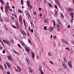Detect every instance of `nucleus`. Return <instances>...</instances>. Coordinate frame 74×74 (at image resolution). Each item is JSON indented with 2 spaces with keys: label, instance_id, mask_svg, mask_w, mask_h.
<instances>
[{
  "label": "nucleus",
  "instance_id": "052dcab7",
  "mask_svg": "<svg viewBox=\"0 0 74 74\" xmlns=\"http://www.w3.org/2000/svg\"><path fill=\"white\" fill-rule=\"evenodd\" d=\"M53 23L54 26H55L56 24H55V21H53Z\"/></svg>",
  "mask_w": 74,
  "mask_h": 74
},
{
  "label": "nucleus",
  "instance_id": "1a4fd4ad",
  "mask_svg": "<svg viewBox=\"0 0 74 74\" xmlns=\"http://www.w3.org/2000/svg\"><path fill=\"white\" fill-rule=\"evenodd\" d=\"M54 1L56 2V4L58 5H60V2L59 1V0H54Z\"/></svg>",
  "mask_w": 74,
  "mask_h": 74
},
{
  "label": "nucleus",
  "instance_id": "13d9d810",
  "mask_svg": "<svg viewBox=\"0 0 74 74\" xmlns=\"http://www.w3.org/2000/svg\"><path fill=\"white\" fill-rule=\"evenodd\" d=\"M23 39H26V36H23Z\"/></svg>",
  "mask_w": 74,
  "mask_h": 74
},
{
  "label": "nucleus",
  "instance_id": "39448f33",
  "mask_svg": "<svg viewBox=\"0 0 74 74\" xmlns=\"http://www.w3.org/2000/svg\"><path fill=\"white\" fill-rule=\"evenodd\" d=\"M74 11L73 8H70L68 9V11L70 12H73V11Z\"/></svg>",
  "mask_w": 74,
  "mask_h": 74
},
{
  "label": "nucleus",
  "instance_id": "5fc2aeb1",
  "mask_svg": "<svg viewBox=\"0 0 74 74\" xmlns=\"http://www.w3.org/2000/svg\"><path fill=\"white\" fill-rule=\"evenodd\" d=\"M55 8H56V9H57V8H58V7H57V5H55Z\"/></svg>",
  "mask_w": 74,
  "mask_h": 74
},
{
  "label": "nucleus",
  "instance_id": "6e6d98bb",
  "mask_svg": "<svg viewBox=\"0 0 74 74\" xmlns=\"http://www.w3.org/2000/svg\"><path fill=\"white\" fill-rule=\"evenodd\" d=\"M6 64H7L8 65V64H9L10 63H9V62H7L6 63Z\"/></svg>",
  "mask_w": 74,
  "mask_h": 74
},
{
  "label": "nucleus",
  "instance_id": "412c9836",
  "mask_svg": "<svg viewBox=\"0 0 74 74\" xmlns=\"http://www.w3.org/2000/svg\"><path fill=\"white\" fill-rule=\"evenodd\" d=\"M28 17L29 18V19H30L31 18H32V17H31V16L30 15V13L27 15Z\"/></svg>",
  "mask_w": 74,
  "mask_h": 74
},
{
  "label": "nucleus",
  "instance_id": "680f3d73",
  "mask_svg": "<svg viewBox=\"0 0 74 74\" xmlns=\"http://www.w3.org/2000/svg\"><path fill=\"white\" fill-rule=\"evenodd\" d=\"M9 10L10 12H12V9H10Z\"/></svg>",
  "mask_w": 74,
  "mask_h": 74
},
{
  "label": "nucleus",
  "instance_id": "423d86ee",
  "mask_svg": "<svg viewBox=\"0 0 74 74\" xmlns=\"http://www.w3.org/2000/svg\"><path fill=\"white\" fill-rule=\"evenodd\" d=\"M62 64L64 66V67L65 69H67V65L65 64V63H64L63 62H62Z\"/></svg>",
  "mask_w": 74,
  "mask_h": 74
},
{
  "label": "nucleus",
  "instance_id": "e2e57ef3",
  "mask_svg": "<svg viewBox=\"0 0 74 74\" xmlns=\"http://www.w3.org/2000/svg\"><path fill=\"white\" fill-rule=\"evenodd\" d=\"M64 42L65 44H67V43H68V42H67V41H65Z\"/></svg>",
  "mask_w": 74,
  "mask_h": 74
},
{
  "label": "nucleus",
  "instance_id": "f3484780",
  "mask_svg": "<svg viewBox=\"0 0 74 74\" xmlns=\"http://www.w3.org/2000/svg\"><path fill=\"white\" fill-rule=\"evenodd\" d=\"M0 69H1V70L3 71V66L1 64H0Z\"/></svg>",
  "mask_w": 74,
  "mask_h": 74
},
{
  "label": "nucleus",
  "instance_id": "f03ea898",
  "mask_svg": "<svg viewBox=\"0 0 74 74\" xmlns=\"http://www.w3.org/2000/svg\"><path fill=\"white\" fill-rule=\"evenodd\" d=\"M70 15H71L72 18H73V19H71L70 20V21L71 23H73V20H74V12H71L69 14Z\"/></svg>",
  "mask_w": 74,
  "mask_h": 74
},
{
  "label": "nucleus",
  "instance_id": "f257e3e1",
  "mask_svg": "<svg viewBox=\"0 0 74 74\" xmlns=\"http://www.w3.org/2000/svg\"><path fill=\"white\" fill-rule=\"evenodd\" d=\"M10 9V6L9 5H5V12L6 14H7L8 10Z\"/></svg>",
  "mask_w": 74,
  "mask_h": 74
},
{
  "label": "nucleus",
  "instance_id": "ea45409f",
  "mask_svg": "<svg viewBox=\"0 0 74 74\" xmlns=\"http://www.w3.org/2000/svg\"><path fill=\"white\" fill-rule=\"evenodd\" d=\"M0 1L1 4H3V0H0Z\"/></svg>",
  "mask_w": 74,
  "mask_h": 74
},
{
  "label": "nucleus",
  "instance_id": "7ed1b4c3",
  "mask_svg": "<svg viewBox=\"0 0 74 74\" xmlns=\"http://www.w3.org/2000/svg\"><path fill=\"white\" fill-rule=\"evenodd\" d=\"M72 63V61L71 60L69 61L68 62V65L69 66V67L71 68L73 66H72V64L71 63Z\"/></svg>",
  "mask_w": 74,
  "mask_h": 74
},
{
  "label": "nucleus",
  "instance_id": "bb28decb",
  "mask_svg": "<svg viewBox=\"0 0 74 74\" xmlns=\"http://www.w3.org/2000/svg\"><path fill=\"white\" fill-rule=\"evenodd\" d=\"M21 45H23V46L25 45V43H24V42L22 41H21Z\"/></svg>",
  "mask_w": 74,
  "mask_h": 74
},
{
  "label": "nucleus",
  "instance_id": "4468645a",
  "mask_svg": "<svg viewBox=\"0 0 74 74\" xmlns=\"http://www.w3.org/2000/svg\"><path fill=\"white\" fill-rule=\"evenodd\" d=\"M31 55L32 58H34V52H32L31 53Z\"/></svg>",
  "mask_w": 74,
  "mask_h": 74
},
{
  "label": "nucleus",
  "instance_id": "774afa93",
  "mask_svg": "<svg viewBox=\"0 0 74 74\" xmlns=\"http://www.w3.org/2000/svg\"><path fill=\"white\" fill-rule=\"evenodd\" d=\"M31 32L32 33H33V29H31Z\"/></svg>",
  "mask_w": 74,
  "mask_h": 74
},
{
  "label": "nucleus",
  "instance_id": "9d476101",
  "mask_svg": "<svg viewBox=\"0 0 74 74\" xmlns=\"http://www.w3.org/2000/svg\"><path fill=\"white\" fill-rule=\"evenodd\" d=\"M27 4L28 7H30V2L28 0L27 1Z\"/></svg>",
  "mask_w": 74,
  "mask_h": 74
},
{
  "label": "nucleus",
  "instance_id": "de8ad7c7",
  "mask_svg": "<svg viewBox=\"0 0 74 74\" xmlns=\"http://www.w3.org/2000/svg\"><path fill=\"white\" fill-rule=\"evenodd\" d=\"M30 22L31 25L33 24V22L32 21H30Z\"/></svg>",
  "mask_w": 74,
  "mask_h": 74
},
{
  "label": "nucleus",
  "instance_id": "58836bf2",
  "mask_svg": "<svg viewBox=\"0 0 74 74\" xmlns=\"http://www.w3.org/2000/svg\"><path fill=\"white\" fill-rule=\"evenodd\" d=\"M0 8L2 11H3V6H1Z\"/></svg>",
  "mask_w": 74,
  "mask_h": 74
},
{
  "label": "nucleus",
  "instance_id": "aec40b11",
  "mask_svg": "<svg viewBox=\"0 0 74 74\" xmlns=\"http://www.w3.org/2000/svg\"><path fill=\"white\" fill-rule=\"evenodd\" d=\"M44 22L45 23H48V21L47 18H46L45 19Z\"/></svg>",
  "mask_w": 74,
  "mask_h": 74
},
{
  "label": "nucleus",
  "instance_id": "864d4df0",
  "mask_svg": "<svg viewBox=\"0 0 74 74\" xmlns=\"http://www.w3.org/2000/svg\"><path fill=\"white\" fill-rule=\"evenodd\" d=\"M62 42H65V40L64 39H63L62 40Z\"/></svg>",
  "mask_w": 74,
  "mask_h": 74
},
{
  "label": "nucleus",
  "instance_id": "393cba45",
  "mask_svg": "<svg viewBox=\"0 0 74 74\" xmlns=\"http://www.w3.org/2000/svg\"><path fill=\"white\" fill-rule=\"evenodd\" d=\"M49 7H50V8H52V5L50 3H49Z\"/></svg>",
  "mask_w": 74,
  "mask_h": 74
},
{
  "label": "nucleus",
  "instance_id": "e433bc0d",
  "mask_svg": "<svg viewBox=\"0 0 74 74\" xmlns=\"http://www.w3.org/2000/svg\"><path fill=\"white\" fill-rule=\"evenodd\" d=\"M0 19L1 22H3V19H2V18L0 17Z\"/></svg>",
  "mask_w": 74,
  "mask_h": 74
},
{
  "label": "nucleus",
  "instance_id": "a878e982",
  "mask_svg": "<svg viewBox=\"0 0 74 74\" xmlns=\"http://www.w3.org/2000/svg\"><path fill=\"white\" fill-rule=\"evenodd\" d=\"M29 69L30 72H32V68H31L30 67H29Z\"/></svg>",
  "mask_w": 74,
  "mask_h": 74
},
{
  "label": "nucleus",
  "instance_id": "b1692460",
  "mask_svg": "<svg viewBox=\"0 0 74 74\" xmlns=\"http://www.w3.org/2000/svg\"><path fill=\"white\" fill-rule=\"evenodd\" d=\"M23 23L24 24V25L25 26V27H26V23H25V19H23Z\"/></svg>",
  "mask_w": 74,
  "mask_h": 74
},
{
  "label": "nucleus",
  "instance_id": "69168bd1",
  "mask_svg": "<svg viewBox=\"0 0 74 74\" xmlns=\"http://www.w3.org/2000/svg\"><path fill=\"white\" fill-rule=\"evenodd\" d=\"M27 34L28 36H30V34H29V32H27Z\"/></svg>",
  "mask_w": 74,
  "mask_h": 74
},
{
  "label": "nucleus",
  "instance_id": "bf43d9fd",
  "mask_svg": "<svg viewBox=\"0 0 74 74\" xmlns=\"http://www.w3.org/2000/svg\"><path fill=\"white\" fill-rule=\"evenodd\" d=\"M5 28V30H8V28H7V27H6V28Z\"/></svg>",
  "mask_w": 74,
  "mask_h": 74
},
{
  "label": "nucleus",
  "instance_id": "37998d69",
  "mask_svg": "<svg viewBox=\"0 0 74 74\" xmlns=\"http://www.w3.org/2000/svg\"><path fill=\"white\" fill-rule=\"evenodd\" d=\"M44 29H45V30H47V27L45 26L44 27Z\"/></svg>",
  "mask_w": 74,
  "mask_h": 74
},
{
  "label": "nucleus",
  "instance_id": "603ef678",
  "mask_svg": "<svg viewBox=\"0 0 74 74\" xmlns=\"http://www.w3.org/2000/svg\"><path fill=\"white\" fill-rule=\"evenodd\" d=\"M62 16V18H63V17H64V16H63V14H61Z\"/></svg>",
  "mask_w": 74,
  "mask_h": 74
},
{
  "label": "nucleus",
  "instance_id": "7c9ffc66",
  "mask_svg": "<svg viewBox=\"0 0 74 74\" xmlns=\"http://www.w3.org/2000/svg\"><path fill=\"white\" fill-rule=\"evenodd\" d=\"M12 27L14 29H17V28H16V27H15V26H14V25H12Z\"/></svg>",
  "mask_w": 74,
  "mask_h": 74
},
{
  "label": "nucleus",
  "instance_id": "c9c22d12",
  "mask_svg": "<svg viewBox=\"0 0 74 74\" xmlns=\"http://www.w3.org/2000/svg\"><path fill=\"white\" fill-rule=\"evenodd\" d=\"M50 53V52H49L48 53V55H49V56H51V55H52V54Z\"/></svg>",
  "mask_w": 74,
  "mask_h": 74
},
{
  "label": "nucleus",
  "instance_id": "f8f14e48",
  "mask_svg": "<svg viewBox=\"0 0 74 74\" xmlns=\"http://www.w3.org/2000/svg\"><path fill=\"white\" fill-rule=\"evenodd\" d=\"M53 29H54V27H51L48 29V30H49V32H51V31H52V30H53Z\"/></svg>",
  "mask_w": 74,
  "mask_h": 74
},
{
  "label": "nucleus",
  "instance_id": "0eeeda50",
  "mask_svg": "<svg viewBox=\"0 0 74 74\" xmlns=\"http://www.w3.org/2000/svg\"><path fill=\"white\" fill-rule=\"evenodd\" d=\"M8 58L9 60L11 62H13V59L10 56H8Z\"/></svg>",
  "mask_w": 74,
  "mask_h": 74
},
{
  "label": "nucleus",
  "instance_id": "a18cd8bd",
  "mask_svg": "<svg viewBox=\"0 0 74 74\" xmlns=\"http://www.w3.org/2000/svg\"><path fill=\"white\" fill-rule=\"evenodd\" d=\"M19 18H22V15H21L19 16Z\"/></svg>",
  "mask_w": 74,
  "mask_h": 74
},
{
  "label": "nucleus",
  "instance_id": "ddd939ff",
  "mask_svg": "<svg viewBox=\"0 0 74 74\" xmlns=\"http://www.w3.org/2000/svg\"><path fill=\"white\" fill-rule=\"evenodd\" d=\"M21 34H23L24 36H26V33L24 31H23V30H21Z\"/></svg>",
  "mask_w": 74,
  "mask_h": 74
},
{
  "label": "nucleus",
  "instance_id": "c85d7f7f",
  "mask_svg": "<svg viewBox=\"0 0 74 74\" xmlns=\"http://www.w3.org/2000/svg\"><path fill=\"white\" fill-rule=\"evenodd\" d=\"M19 20L21 23H22V18H19Z\"/></svg>",
  "mask_w": 74,
  "mask_h": 74
},
{
  "label": "nucleus",
  "instance_id": "a19ab883",
  "mask_svg": "<svg viewBox=\"0 0 74 74\" xmlns=\"http://www.w3.org/2000/svg\"><path fill=\"white\" fill-rule=\"evenodd\" d=\"M11 20H12V21H13V20H14V17L13 16H12L11 17Z\"/></svg>",
  "mask_w": 74,
  "mask_h": 74
},
{
  "label": "nucleus",
  "instance_id": "8fccbe9b",
  "mask_svg": "<svg viewBox=\"0 0 74 74\" xmlns=\"http://www.w3.org/2000/svg\"><path fill=\"white\" fill-rule=\"evenodd\" d=\"M38 10L39 11H41L42 10V9L41 8H39Z\"/></svg>",
  "mask_w": 74,
  "mask_h": 74
},
{
  "label": "nucleus",
  "instance_id": "338daca9",
  "mask_svg": "<svg viewBox=\"0 0 74 74\" xmlns=\"http://www.w3.org/2000/svg\"><path fill=\"white\" fill-rule=\"evenodd\" d=\"M58 23L59 24V25H62V24L59 21L58 22Z\"/></svg>",
  "mask_w": 74,
  "mask_h": 74
},
{
  "label": "nucleus",
  "instance_id": "c03bdc74",
  "mask_svg": "<svg viewBox=\"0 0 74 74\" xmlns=\"http://www.w3.org/2000/svg\"><path fill=\"white\" fill-rule=\"evenodd\" d=\"M18 11L19 12H20V13H22V11H21V10H18Z\"/></svg>",
  "mask_w": 74,
  "mask_h": 74
},
{
  "label": "nucleus",
  "instance_id": "2f4dec72",
  "mask_svg": "<svg viewBox=\"0 0 74 74\" xmlns=\"http://www.w3.org/2000/svg\"><path fill=\"white\" fill-rule=\"evenodd\" d=\"M29 7L30 9H33V7H32V5H29Z\"/></svg>",
  "mask_w": 74,
  "mask_h": 74
},
{
  "label": "nucleus",
  "instance_id": "09e8293b",
  "mask_svg": "<svg viewBox=\"0 0 74 74\" xmlns=\"http://www.w3.org/2000/svg\"><path fill=\"white\" fill-rule=\"evenodd\" d=\"M53 38L54 39H56V36H54Z\"/></svg>",
  "mask_w": 74,
  "mask_h": 74
},
{
  "label": "nucleus",
  "instance_id": "cd10ccee",
  "mask_svg": "<svg viewBox=\"0 0 74 74\" xmlns=\"http://www.w3.org/2000/svg\"><path fill=\"white\" fill-rule=\"evenodd\" d=\"M17 67L19 71H21V68H20V67H19V66H17Z\"/></svg>",
  "mask_w": 74,
  "mask_h": 74
},
{
  "label": "nucleus",
  "instance_id": "0e129e2a",
  "mask_svg": "<svg viewBox=\"0 0 74 74\" xmlns=\"http://www.w3.org/2000/svg\"><path fill=\"white\" fill-rule=\"evenodd\" d=\"M70 25H68L67 26L68 28H70Z\"/></svg>",
  "mask_w": 74,
  "mask_h": 74
},
{
  "label": "nucleus",
  "instance_id": "4d7b16f0",
  "mask_svg": "<svg viewBox=\"0 0 74 74\" xmlns=\"http://www.w3.org/2000/svg\"><path fill=\"white\" fill-rule=\"evenodd\" d=\"M2 52L3 53H5V50H3V51Z\"/></svg>",
  "mask_w": 74,
  "mask_h": 74
},
{
  "label": "nucleus",
  "instance_id": "2eb2a0df",
  "mask_svg": "<svg viewBox=\"0 0 74 74\" xmlns=\"http://www.w3.org/2000/svg\"><path fill=\"white\" fill-rule=\"evenodd\" d=\"M25 14H26V15L27 16V15L29 14V12H28L27 10H25Z\"/></svg>",
  "mask_w": 74,
  "mask_h": 74
},
{
  "label": "nucleus",
  "instance_id": "6ab92c4d",
  "mask_svg": "<svg viewBox=\"0 0 74 74\" xmlns=\"http://www.w3.org/2000/svg\"><path fill=\"white\" fill-rule=\"evenodd\" d=\"M64 60L65 63H66L67 62V59L66 58V57L65 56L64 58Z\"/></svg>",
  "mask_w": 74,
  "mask_h": 74
},
{
  "label": "nucleus",
  "instance_id": "dca6fc26",
  "mask_svg": "<svg viewBox=\"0 0 74 74\" xmlns=\"http://www.w3.org/2000/svg\"><path fill=\"white\" fill-rule=\"evenodd\" d=\"M59 27H60V25H57V30L58 32H59Z\"/></svg>",
  "mask_w": 74,
  "mask_h": 74
},
{
  "label": "nucleus",
  "instance_id": "6e6552de",
  "mask_svg": "<svg viewBox=\"0 0 74 74\" xmlns=\"http://www.w3.org/2000/svg\"><path fill=\"white\" fill-rule=\"evenodd\" d=\"M16 23L17 26V29H20V26H19V24L18 23V22L17 20L16 21Z\"/></svg>",
  "mask_w": 74,
  "mask_h": 74
},
{
  "label": "nucleus",
  "instance_id": "473e14b6",
  "mask_svg": "<svg viewBox=\"0 0 74 74\" xmlns=\"http://www.w3.org/2000/svg\"><path fill=\"white\" fill-rule=\"evenodd\" d=\"M65 49H66V50H68L69 51H70V49L69 47H66L65 48Z\"/></svg>",
  "mask_w": 74,
  "mask_h": 74
},
{
  "label": "nucleus",
  "instance_id": "9b49d317",
  "mask_svg": "<svg viewBox=\"0 0 74 74\" xmlns=\"http://www.w3.org/2000/svg\"><path fill=\"white\" fill-rule=\"evenodd\" d=\"M25 48L27 52H30V49L29 48V47H25Z\"/></svg>",
  "mask_w": 74,
  "mask_h": 74
},
{
  "label": "nucleus",
  "instance_id": "49530a36",
  "mask_svg": "<svg viewBox=\"0 0 74 74\" xmlns=\"http://www.w3.org/2000/svg\"><path fill=\"white\" fill-rule=\"evenodd\" d=\"M50 63H51V64H53V62H52L50 61Z\"/></svg>",
  "mask_w": 74,
  "mask_h": 74
},
{
  "label": "nucleus",
  "instance_id": "c756f323",
  "mask_svg": "<svg viewBox=\"0 0 74 74\" xmlns=\"http://www.w3.org/2000/svg\"><path fill=\"white\" fill-rule=\"evenodd\" d=\"M31 27L32 29H34V24H32L31 25Z\"/></svg>",
  "mask_w": 74,
  "mask_h": 74
},
{
  "label": "nucleus",
  "instance_id": "4be33fe9",
  "mask_svg": "<svg viewBox=\"0 0 74 74\" xmlns=\"http://www.w3.org/2000/svg\"><path fill=\"white\" fill-rule=\"evenodd\" d=\"M5 20L6 22H8V21H10V20L9 19V18H5Z\"/></svg>",
  "mask_w": 74,
  "mask_h": 74
},
{
  "label": "nucleus",
  "instance_id": "20e7f679",
  "mask_svg": "<svg viewBox=\"0 0 74 74\" xmlns=\"http://www.w3.org/2000/svg\"><path fill=\"white\" fill-rule=\"evenodd\" d=\"M3 41L4 43H6L8 45H10V41H8V40H3Z\"/></svg>",
  "mask_w": 74,
  "mask_h": 74
},
{
  "label": "nucleus",
  "instance_id": "4c0bfd02",
  "mask_svg": "<svg viewBox=\"0 0 74 74\" xmlns=\"http://www.w3.org/2000/svg\"><path fill=\"white\" fill-rule=\"evenodd\" d=\"M28 41L29 42V43H32V42H31V40H30V39H29L28 40Z\"/></svg>",
  "mask_w": 74,
  "mask_h": 74
},
{
  "label": "nucleus",
  "instance_id": "3c124183",
  "mask_svg": "<svg viewBox=\"0 0 74 74\" xmlns=\"http://www.w3.org/2000/svg\"><path fill=\"white\" fill-rule=\"evenodd\" d=\"M9 4V2H7L6 3V5H8Z\"/></svg>",
  "mask_w": 74,
  "mask_h": 74
},
{
  "label": "nucleus",
  "instance_id": "72a5a7b5",
  "mask_svg": "<svg viewBox=\"0 0 74 74\" xmlns=\"http://www.w3.org/2000/svg\"><path fill=\"white\" fill-rule=\"evenodd\" d=\"M26 60L27 62V63H29V62H30V60H29V59H26Z\"/></svg>",
  "mask_w": 74,
  "mask_h": 74
},
{
  "label": "nucleus",
  "instance_id": "f704fd0d",
  "mask_svg": "<svg viewBox=\"0 0 74 74\" xmlns=\"http://www.w3.org/2000/svg\"><path fill=\"white\" fill-rule=\"evenodd\" d=\"M17 45L18 47H19V48H21V45H20V44H18Z\"/></svg>",
  "mask_w": 74,
  "mask_h": 74
},
{
  "label": "nucleus",
  "instance_id": "5701e85b",
  "mask_svg": "<svg viewBox=\"0 0 74 74\" xmlns=\"http://www.w3.org/2000/svg\"><path fill=\"white\" fill-rule=\"evenodd\" d=\"M14 43V41L13 40H12L10 41L11 44H13Z\"/></svg>",
  "mask_w": 74,
  "mask_h": 74
},
{
  "label": "nucleus",
  "instance_id": "a211bd4d",
  "mask_svg": "<svg viewBox=\"0 0 74 74\" xmlns=\"http://www.w3.org/2000/svg\"><path fill=\"white\" fill-rule=\"evenodd\" d=\"M14 53H16V55H17L18 56L19 55V53H18V52H17L15 50H14Z\"/></svg>",
  "mask_w": 74,
  "mask_h": 74
},
{
  "label": "nucleus",
  "instance_id": "79ce46f5",
  "mask_svg": "<svg viewBox=\"0 0 74 74\" xmlns=\"http://www.w3.org/2000/svg\"><path fill=\"white\" fill-rule=\"evenodd\" d=\"M3 27H4L5 28L6 27H7V26L6 25V24H5L4 25H3Z\"/></svg>",
  "mask_w": 74,
  "mask_h": 74
}]
</instances>
